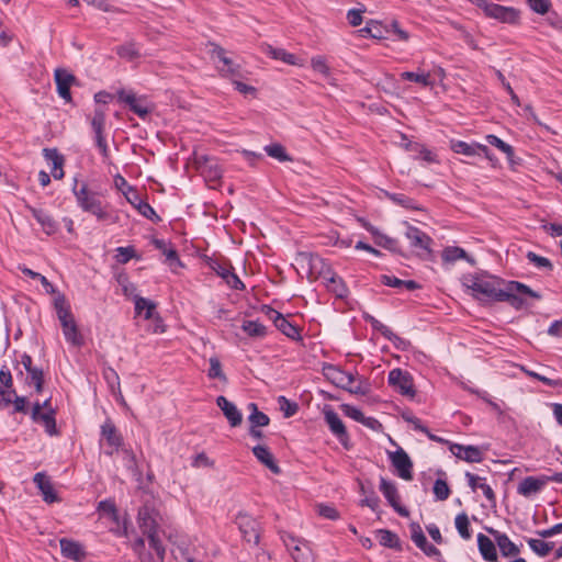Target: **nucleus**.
Instances as JSON below:
<instances>
[{
  "label": "nucleus",
  "mask_w": 562,
  "mask_h": 562,
  "mask_svg": "<svg viewBox=\"0 0 562 562\" xmlns=\"http://www.w3.org/2000/svg\"><path fill=\"white\" fill-rule=\"evenodd\" d=\"M140 45L136 42L130 41L113 48L115 54L124 61L133 63L140 58Z\"/></svg>",
  "instance_id": "7c9ffc66"
},
{
  "label": "nucleus",
  "mask_w": 562,
  "mask_h": 562,
  "mask_svg": "<svg viewBox=\"0 0 562 562\" xmlns=\"http://www.w3.org/2000/svg\"><path fill=\"white\" fill-rule=\"evenodd\" d=\"M432 493L436 501H446L450 495V487L447 481L440 477L436 479L432 486Z\"/></svg>",
  "instance_id": "13d9d810"
},
{
  "label": "nucleus",
  "mask_w": 562,
  "mask_h": 562,
  "mask_svg": "<svg viewBox=\"0 0 562 562\" xmlns=\"http://www.w3.org/2000/svg\"><path fill=\"white\" fill-rule=\"evenodd\" d=\"M311 67L314 71L321 74L325 79L330 82L331 74L330 68L326 63L324 56L316 55L311 58Z\"/></svg>",
  "instance_id": "3c124183"
},
{
  "label": "nucleus",
  "mask_w": 562,
  "mask_h": 562,
  "mask_svg": "<svg viewBox=\"0 0 562 562\" xmlns=\"http://www.w3.org/2000/svg\"><path fill=\"white\" fill-rule=\"evenodd\" d=\"M504 280L491 274H470L464 277L463 285L472 291L475 300L483 304L507 302L519 311L526 306L524 296L540 300L541 294L519 281H508L505 288L501 285Z\"/></svg>",
  "instance_id": "f257e3e1"
},
{
  "label": "nucleus",
  "mask_w": 562,
  "mask_h": 562,
  "mask_svg": "<svg viewBox=\"0 0 562 562\" xmlns=\"http://www.w3.org/2000/svg\"><path fill=\"white\" fill-rule=\"evenodd\" d=\"M454 525L461 538L465 540L471 538L470 521L468 515L464 512L457 515Z\"/></svg>",
  "instance_id": "5fc2aeb1"
},
{
  "label": "nucleus",
  "mask_w": 562,
  "mask_h": 562,
  "mask_svg": "<svg viewBox=\"0 0 562 562\" xmlns=\"http://www.w3.org/2000/svg\"><path fill=\"white\" fill-rule=\"evenodd\" d=\"M173 554L179 562H204L201 551L192 549L189 544H178Z\"/></svg>",
  "instance_id": "e433bc0d"
},
{
  "label": "nucleus",
  "mask_w": 562,
  "mask_h": 562,
  "mask_svg": "<svg viewBox=\"0 0 562 562\" xmlns=\"http://www.w3.org/2000/svg\"><path fill=\"white\" fill-rule=\"evenodd\" d=\"M325 376L336 386L346 390L352 394H364L360 385H353L355 375L334 364L324 367Z\"/></svg>",
  "instance_id": "6e6552de"
},
{
  "label": "nucleus",
  "mask_w": 562,
  "mask_h": 562,
  "mask_svg": "<svg viewBox=\"0 0 562 562\" xmlns=\"http://www.w3.org/2000/svg\"><path fill=\"white\" fill-rule=\"evenodd\" d=\"M27 210L32 213L34 218L38 222V224L42 226L43 231L47 235H53L58 229L57 222L53 218L52 215H49L47 212H45L42 209H36L31 205L26 206Z\"/></svg>",
  "instance_id": "c756f323"
},
{
  "label": "nucleus",
  "mask_w": 562,
  "mask_h": 562,
  "mask_svg": "<svg viewBox=\"0 0 562 562\" xmlns=\"http://www.w3.org/2000/svg\"><path fill=\"white\" fill-rule=\"evenodd\" d=\"M546 485L547 480H544V474L526 476L517 485V493L526 498H530L540 493Z\"/></svg>",
  "instance_id": "6ab92c4d"
},
{
  "label": "nucleus",
  "mask_w": 562,
  "mask_h": 562,
  "mask_svg": "<svg viewBox=\"0 0 562 562\" xmlns=\"http://www.w3.org/2000/svg\"><path fill=\"white\" fill-rule=\"evenodd\" d=\"M210 368L207 371V376L210 379H218L221 381H226V375L224 374L222 370L221 361L217 357H211L210 360Z\"/></svg>",
  "instance_id": "69168bd1"
},
{
  "label": "nucleus",
  "mask_w": 562,
  "mask_h": 562,
  "mask_svg": "<svg viewBox=\"0 0 562 562\" xmlns=\"http://www.w3.org/2000/svg\"><path fill=\"white\" fill-rule=\"evenodd\" d=\"M72 192L78 204L85 212H89L98 218H103L104 213L100 192L92 190L87 183H82L81 187L78 188L77 179L74 181Z\"/></svg>",
  "instance_id": "39448f33"
},
{
  "label": "nucleus",
  "mask_w": 562,
  "mask_h": 562,
  "mask_svg": "<svg viewBox=\"0 0 562 562\" xmlns=\"http://www.w3.org/2000/svg\"><path fill=\"white\" fill-rule=\"evenodd\" d=\"M527 543L529 548L541 558L547 557L553 548L552 542H547L540 539L530 538L527 540Z\"/></svg>",
  "instance_id": "603ef678"
},
{
  "label": "nucleus",
  "mask_w": 562,
  "mask_h": 562,
  "mask_svg": "<svg viewBox=\"0 0 562 562\" xmlns=\"http://www.w3.org/2000/svg\"><path fill=\"white\" fill-rule=\"evenodd\" d=\"M323 414L330 432L347 448L349 435L339 415L328 405L325 406Z\"/></svg>",
  "instance_id": "dca6fc26"
},
{
  "label": "nucleus",
  "mask_w": 562,
  "mask_h": 562,
  "mask_svg": "<svg viewBox=\"0 0 562 562\" xmlns=\"http://www.w3.org/2000/svg\"><path fill=\"white\" fill-rule=\"evenodd\" d=\"M328 272L330 273L328 278L324 276L327 291L333 293L337 299H346L349 294V289L345 281L336 273H333L329 270Z\"/></svg>",
  "instance_id": "c9c22d12"
},
{
  "label": "nucleus",
  "mask_w": 562,
  "mask_h": 562,
  "mask_svg": "<svg viewBox=\"0 0 562 562\" xmlns=\"http://www.w3.org/2000/svg\"><path fill=\"white\" fill-rule=\"evenodd\" d=\"M391 201L406 210L423 211V207L417 203L416 200L403 193H395V195L391 196Z\"/></svg>",
  "instance_id": "864d4df0"
},
{
  "label": "nucleus",
  "mask_w": 562,
  "mask_h": 562,
  "mask_svg": "<svg viewBox=\"0 0 562 562\" xmlns=\"http://www.w3.org/2000/svg\"><path fill=\"white\" fill-rule=\"evenodd\" d=\"M376 539L380 546L389 549L401 550L402 544L398 536L389 529H378Z\"/></svg>",
  "instance_id": "58836bf2"
},
{
  "label": "nucleus",
  "mask_w": 562,
  "mask_h": 562,
  "mask_svg": "<svg viewBox=\"0 0 562 562\" xmlns=\"http://www.w3.org/2000/svg\"><path fill=\"white\" fill-rule=\"evenodd\" d=\"M479 551L486 562H498L496 543L484 533L476 537Z\"/></svg>",
  "instance_id": "473e14b6"
},
{
  "label": "nucleus",
  "mask_w": 562,
  "mask_h": 562,
  "mask_svg": "<svg viewBox=\"0 0 562 562\" xmlns=\"http://www.w3.org/2000/svg\"><path fill=\"white\" fill-rule=\"evenodd\" d=\"M263 150L269 157L278 160L279 162L292 161V157L280 143H270L263 147Z\"/></svg>",
  "instance_id": "37998d69"
},
{
  "label": "nucleus",
  "mask_w": 562,
  "mask_h": 562,
  "mask_svg": "<svg viewBox=\"0 0 562 562\" xmlns=\"http://www.w3.org/2000/svg\"><path fill=\"white\" fill-rule=\"evenodd\" d=\"M133 300L136 314H144L145 319L153 317V313L156 310V304L154 302L138 294H134Z\"/></svg>",
  "instance_id": "a19ab883"
},
{
  "label": "nucleus",
  "mask_w": 562,
  "mask_h": 562,
  "mask_svg": "<svg viewBox=\"0 0 562 562\" xmlns=\"http://www.w3.org/2000/svg\"><path fill=\"white\" fill-rule=\"evenodd\" d=\"M63 334L65 336V339L74 345V346H81L83 344V337L80 334L76 321L71 323H67L66 325L61 326Z\"/></svg>",
  "instance_id": "c03bdc74"
},
{
  "label": "nucleus",
  "mask_w": 562,
  "mask_h": 562,
  "mask_svg": "<svg viewBox=\"0 0 562 562\" xmlns=\"http://www.w3.org/2000/svg\"><path fill=\"white\" fill-rule=\"evenodd\" d=\"M293 562H312V550L306 540H300L289 551Z\"/></svg>",
  "instance_id": "ea45409f"
},
{
  "label": "nucleus",
  "mask_w": 562,
  "mask_h": 562,
  "mask_svg": "<svg viewBox=\"0 0 562 562\" xmlns=\"http://www.w3.org/2000/svg\"><path fill=\"white\" fill-rule=\"evenodd\" d=\"M160 514L149 504L138 509L137 525L143 537L136 536L132 542L140 562H164L166 548L160 537Z\"/></svg>",
  "instance_id": "f03ea898"
},
{
  "label": "nucleus",
  "mask_w": 562,
  "mask_h": 562,
  "mask_svg": "<svg viewBox=\"0 0 562 562\" xmlns=\"http://www.w3.org/2000/svg\"><path fill=\"white\" fill-rule=\"evenodd\" d=\"M413 149L417 151V156L415 157V159L425 161L427 164L438 162L437 154L428 149L426 146L416 143L415 145H413Z\"/></svg>",
  "instance_id": "4d7b16f0"
},
{
  "label": "nucleus",
  "mask_w": 562,
  "mask_h": 562,
  "mask_svg": "<svg viewBox=\"0 0 562 562\" xmlns=\"http://www.w3.org/2000/svg\"><path fill=\"white\" fill-rule=\"evenodd\" d=\"M241 329L251 338H263L267 335V327L259 321H244Z\"/></svg>",
  "instance_id": "a18cd8bd"
},
{
  "label": "nucleus",
  "mask_w": 562,
  "mask_h": 562,
  "mask_svg": "<svg viewBox=\"0 0 562 562\" xmlns=\"http://www.w3.org/2000/svg\"><path fill=\"white\" fill-rule=\"evenodd\" d=\"M0 383L4 392H10V398H12V395H15V390L13 389L12 374L7 367L0 369Z\"/></svg>",
  "instance_id": "774afa93"
},
{
  "label": "nucleus",
  "mask_w": 562,
  "mask_h": 562,
  "mask_svg": "<svg viewBox=\"0 0 562 562\" xmlns=\"http://www.w3.org/2000/svg\"><path fill=\"white\" fill-rule=\"evenodd\" d=\"M108 456L114 458V461L121 462L133 475L138 473L136 457L132 447L125 442L122 434L108 419Z\"/></svg>",
  "instance_id": "20e7f679"
},
{
  "label": "nucleus",
  "mask_w": 562,
  "mask_h": 562,
  "mask_svg": "<svg viewBox=\"0 0 562 562\" xmlns=\"http://www.w3.org/2000/svg\"><path fill=\"white\" fill-rule=\"evenodd\" d=\"M464 476H465L468 485L472 490V492H475L476 490H481L483 495L485 496V498L488 502L495 503V501H496L495 493H494L493 488L491 487V485H488L486 483L485 477H481L471 472H465Z\"/></svg>",
  "instance_id": "bb28decb"
},
{
  "label": "nucleus",
  "mask_w": 562,
  "mask_h": 562,
  "mask_svg": "<svg viewBox=\"0 0 562 562\" xmlns=\"http://www.w3.org/2000/svg\"><path fill=\"white\" fill-rule=\"evenodd\" d=\"M43 156L48 162H52L53 177L55 179H61L64 177V156L58 153L57 148H44Z\"/></svg>",
  "instance_id": "f704fd0d"
},
{
  "label": "nucleus",
  "mask_w": 562,
  "mask_h": 562,
  "mask_svg": "<svg viewBox=\"0 0 562 562\" xmlns=\"http://www.w3.org/2000/svg\"><path fill=\"white\" fill-rule=\"evenodd\" d=\"M54 78L58 95L66 102H71L70 87L76 81V77L66 69L57 68Z\"/></svg>",
  "instance_id": "aec40b11"
},
{
  "label": "nucleus",
  "mask_w": 562,
  "mask_h": 562,
  "mask_svg": "<svg viewBox=\"0 0 562 562\" xmlns=\"http://www.w3.org/2000/svg\"><path fill=\"white\" fill-rule=\"evenodd\" d=\"M236 525L248 543L258 546L260 542L259 522L252 516L246 513H238L235 519Z\"/></svg>",
  "instance_id": "ddd939ff"
},
{
  "label": "nucleus",
  "mask_w": 562,
  "mask_h": 562,
  "mask_svg": "<svg viewBox=\"0 0 562 562\" xmlns=\"http://www.w3.org/2000/svg\"><path fill=\"white\" fill-rule=\"evenodd\" d=\"M468 258L467 251L458 246L446 247L442 251V259L448 262H454L459 259Z\"/></svg>",
  "instance_id": "bf43d9fd"
},
{
  "label": "nucleus",
  "mask_w": 562,
  "mask_h": 562,
  "mask_svg": "<svg viewBox=\"0 0 562 562\" xmlns=\"http://www.w3.org/2000/svg\"><path fill=\"white\" fill-rule=\"evenodd\" d=\"M248 407L251 409V413L248 416L250 426L266 427L269 425V416L263 412H260L255 403H250Z\"/></svg>",
  "instance_id": "de8ad7c7"
},
{
  "label": "nucleus",
  "mask_w": 562,
  "mask_h": 562,
  "mask_svg": "<svg viewBox=\"0 0 562 562\" xmlns=\"http://www.w3.org/2000/svg\"><path fill=\"white\" fill-rule=\"evenodd\" d=\"M134 209L145 218L149 220L154 224H158L161 222V217L157 214L154 207L147 203L146 201H137Z\"/></svg>",
  "instance_id": "09e8293b"
},
{
  "label": "nucleus",
  "mask_w": 562,
  "mask_h": 562,
  "mask_svg": "<svg viewBox=\"0 0 562 562\" xmlns=\"http://www.w3.org/2000/svg\"><path fill=\"white\" fill-rule=\"evenodd\" d=\"M391 445L396 447L395 451H387V458L391 464L395 468L397 475L403 480H412L413 477V462L406 451L400 447L396 441L390 438Z\"/></svg>",
  "instance_id": "9d476101"
},
{
  "label": "nucleus",
  "mask_w": 562,
  "mask_h": 562,
  "mask_svg": "<svg viewBox=\"0 0 562 562\" xmlns=\"http://www.w3.org/2000/svg\"><path fill=\"white\" fill-rule=\"evenodd\" d=\"M526 258L530 263H532L538 269L549 271L553 269V265L547 257H542L533 251H528Z\"/></svg>",
  "instance_id": "680f3d73"
},
{
  "label": "nucleus",
  "mask_w": 562,
  "mask_h": 562,
  "mask_svg": "<svg viewBox=\"0 0 562 562\" xmlns=\"http://www.w3.org/2000/svg\"><path fill=\"white\" fill-rule=\"evenodd\" d=\"M108 530L117 537H128V520L125 513H120L115 503L108 498Z\"/></svg>",
  "instance_id": "4468645a"
},
{
  "label": "nucleus",
  "mask_w": 562,
  "mask_h": 562,
  "mask_svg": "<svg viewBox=\"0 0 562 562\" xmlns=\"http://www.w3.org/2000/svg\"><path fill=\"white\" fill-rule=\"evenodd\" d=\"M484 14L502 23L517 24L519 20V11L514 7H506L498 3L487 1L482 10Z\"/></svg>",
  "instance_id": "f8f14e48"
},
{
  "label": "nucleus",
  "mask_w": 562,
  "mask_h": 562,
  "mask_svg": "<svg viewBox=\"0 0 562 562\" xmlns=\"http://www.w3.org/2000/svg\"><path fill=\"white\" fill-rule=\"evenodd\" d=\"M151 245L159 251L162 252L166 257V262L173 269L178 267H183L182 261L177 252V250L172 247L170 241L160 238H154L151 240Z\"/></svg>",
  "instance_id": "393cba45"
},
{
  "label": "nucleus",
  "mask_w": 562,
  "mask_h": 562,
  "mask_svg": "<svg viewBox=\"0 0 562 562\" xmlns=\"http://www.w3.org/2000/svg\"><path fill=\"white\" fill-rule=\"evenodd\" d=\"M364 227L372 235L374 244L378 247L384 248L393 254H401V246L397 239L383 234L378 227L371 224Z\"/></svg>",
  "instance_id": "4be33fe9"
},
{
  "label": "nucleus",
  "mask_w": 562,
  "mask_h": 562,
  "mask_svg": "<svg viewBox=\"0 0 562 562\" xmlns=\"http://www.w3.org/2000/svg\"><path fill=\"white\" fill-rule=\"evenodd\" d=\"M481 147V143L472 142L467 143L464 140L452 139L450 142V148L453 153L464 155L468 157L479 156V148Z\"/></svg>",
  "instance_id": "4c0bfd02"
},
{
  "label": "nucleus",
  "mask_w": 562,
  "mask_h": 562,
  "mask_svg": "<svg viewBox=\"0 0 562 562\" xmlns=\"http://www.w3.org/2000/svg\"><path fill=\"white\" fill-rule=\"evenodd\" d=\"M53 305L61 326L75 321V317L70 311V304L65 294L57 293V295L54 297Z\"/></svg>",
  "instance_id": "c85d7f7f"
},
{
  "label": "nucleus",
  "mask_w": 562,
  "mask_h": 562,
  "mask_svg": "<svg viewBox=\"0 0 562 562\" xmlns=\"http://www.w3.org/2000/svg\"><path fill=\"white\" fill-rule=\"evenodd\" d=\"M262 312L273 322V325L277 327V329L280 330L284 336L294 341L302 340L300 327L291 323L283 314L269 305H263Z\"/></svg>",
  "instance_id": "1a4fd4ad"
},
{
  "label": "nucleus",
  "mask_w": 562,
  "mask_h": 562,
  "mask_svg": "<svg viewBox=\"0 0 562 562\" xmlns=\"http://www.w3.org/2000/svg\"><path fill=\"white\" fill-rule=\"evenodd\" d=\"M379 490L383 494L389 505L394 509V512H396L402 517L409 516L408 509L400 503L397 486L394 482L381 476Z\"/></svg>",
  "instance_id": "2eb2a0df"
},
{
  "label": "nucleus",
  "mask_w": 562,
  "mask_h": 562,
  "mask_svg": "<svg viewBox=\"0 0 562 562\" xmlns=\"http://www.w3.org/2000/svg\"><path fill=\"white\" fill-rule=\"evenodd\" d=\"M401 78L403 80L419 83L424 87H428L431 85L429 72L403 71L401 74Z\"/></svg>",
  "instance_id": "6e6d98bb"
},
{
  "label": "nucleus",
  "mask_w": 562,
  "mask_h": 562,
  "mask_svg": "<svg viewBox=\"0 0 562 562\" xmlns=\"http://www.w3.org/2000/svg\"><path fill=\"white\" fill-rule=\"evenodd\" d=\"M411 539L415 543V546L419 549L427 542V538L424 535V531L418 522L409 524Z\"/></svg>",
  "instance_id": "e2e57ef3"
},
{
  "label": "nucleus",
  "mask_w": 562,
  "mask_h": 562,
  "mask_svg": "<svg viewBox=\"0 0 562 562\" xmlns=\"http://www.w3.org/2000/svg\"><path fill=\"white\" fill-rule=\"evenodd\" d=\"M216 405L222 409L232 427H237L241 424L243 414L233 402L228 401L225 396L220 395L216 398Z\"/></svg>",
  "instance_id": "5701e85b"
},
{
  "label": "nucleus",
  "mask_w": 562,
  "mask_h": 562,
  "mask_svg": "<svg viewBox=\"0 0 562 562\" xmlns=\"http://www.w3.org/2000/svg\"><path fill=\"white\" fill-rule=\"evenodd\" d=\"M254 456L256 459L262 463L265 467H267L272 473L279 474L280 473V467L274 460L273 454L269 450L268 447L257 445L251 449Z\"/></svg>",
  "instance_id": "2f4dec72"
},
{
  "label": "nucleus",
  "mask_w": 562,
  "mask_h": 562,
  "mask_svg": "<svg viewBox=\"0 0 562 562\" xmlns=\"http://www.w3.org/2000/svg\"><path fill=\"white\" fill-rule=\"evenodd\" d=\"M26 382L29 384H33L35 387V391L37 393L43 391V384H44V373L41 368L34 367L30 371H27V379Z\"/></svg>",
  "instance_id": "052dcab7"
},
{
  "label": "nucleus",
  "mask_w": 562,
  "mask_h": 562,
  "mask_svg": "<svg viewBox=\"0 0 562 562\" xmlns=\"http://www.w3.org/2000/svg\"><path fill=\"white\" fill-rule=\"evenodd\" d=\"M116 281L122 288V292L125 296L134 297V294H137V288L134 283L130 282L126 273H119L116 276Z\"/></svg>",
  "instance_id": "0e129e2a"
},
{
  "label": "nucleus",
  "mask_w": 562,
  "mask_h": 562,
  "mask_svg": "<svg viewBox=\"0 0 562 562\" xmlns=\"http://www.w3.org/2000/svg\"><path fill=\"white\" fill-rule=\"evenodd\" d=\"M270 56L273 59L281 60L286 65L303 67L304 63L295 54L288 53L283 48H270Z\"/></svg>",
  "instance_id": "79ce46f5"
},
{
  "label": "nucleus",
  "mask_w": 562,
  "mask_h": 562,
  "mask_svg": "<svg viewBox=\"0 0 562 562\" xmlns=\"http://www.w3.org/2000/svg\"><path fill=\"white\" fill-rule=\"evenodd\" d=\"M360 494L363 498L360 501L359 505L362 507H369L373 513L380 514V498L375 493L372 485H366L364 483H360Z\"/></svg>",
  "instance_id": "72a5a7b5"
},
{
  "label": "nucleus",
  "mask_w": 562,
  "mask_h": 562,
  "mask_svg": "<svg viewBox=\"0 0 562 562\" xmlns=\"http://www.w3.org/2000/svg\"><path fill=\"white\" fill-rule=\"evenodd\" d=\"M33 482L36 484L37 488L41 491L43 499L46 503L52 504V503L59 501L58 495H57L56 491L54 490V486H53L49 477L45 473L37 472L33 477Z\"/></svg>",
  "instance_id": "a878e982"
},
{
  "label": "nucleus",
  "mask_w": 562,
  "mask_h": 562,
  "mask_svg": "<svg viewBox=\"0 0 562 562\" xmlns=\"http://www.w3.org/2000/svg\"><path fill=\"white\" fill-rule=\"evenodd\" d=\"M31 418L34 423H42L45 428V431L49 436H54V435L58 434L57 428H56V419H55V411L54 409H49L47 412H41L40 403L36 402L33 405Z\"/></svg>",
  "instance_id": "412c9836"
},
{
  "label": "nucleus",
  "mask_w": 562,
  "mask_h": 562,
  "mask_svg": "<svg viewBox=\"0 0 562 562\" xmlns=\"http://www.w3.org/2000/svg\"><path fill=\"white\" fill-rule=\"evenodd\" d=\"M113 258L116 261V263H120V265H125L131 259H134V258L137 260L140 259V257L137 255L134 246L116 247L114 250Z\"/></svg>",
  "instance_id": "49530a36"
},
{
  "label": "nucleus",
  "mask_w": 562,
  "mask_h": 562,
  "mask_svg": "<svg viewBox=\"0 0 562 562\" xmlns=\"http://www.w3.org/2000/svg\"><path fill=\"white\" fill-rule=\"evenodd\" d=\"M385 339H387L390 342H392V345L397 349V350H401V351H406L409 349L411 347V342L409 340L398 336L397 334H395L392 329L389 330V333L386 334V336L384 337Z\"/></svg>",
  "instance_id": "338daca9"
},
{
  "label": "nucleus",
  "mask_w": 562,
  "mask_h": 562,
  "mask_svg": "<svg viewBox=\"0 0 562 562\" xmlns=\"http://www.w3.org/2000/svg\"><path fill=\"white\" fill-rule=\"evenodd\" d=\"M94 101L98 106L94 110V114L91 119V128L93 132V138L100 153L105 156V140L103 137V127L105 124V114L102 104H105V91H99L94 94Z\"/></svg>",
  "instance_id": "0eeeda50"
},
{
  "label": "nucleus",
  "mask_w": 562,
  "mask_h": 562,
  "mask_svg": "<svg viewBox=\"0 0 562 562\" xmlns=\"http://www.w3.org/2000/svg\"><path fill=\"white\" fill-rule=\"evenodd\" d=\"M211 57L217 59L222 66H217L218 74L222 78L233 79L245 78L244 70L240 64L235 63L232 58L226 55V50L216 43H210Z\"/></svg>",
  "instance_id": "423d86ee"
},
{
  "label": "nucleus",
  "mask_w": 562,
  "mask_h": 562,
  "mask_svg": "<svg viewBox=\"0 0 562 562\" xmlns=\"http://www.w3.org/2000/svg\"><path fill=\"white\" fill-rule=\"evenodd\" d=\"M108 92V102L115 101L122 109L132 112L140 120L146 121L153 111V104L144 94H137L132 88L112 86Z\"/></svg>",
  "instance_id": "7ed1b4c3"
},
{
  "label": "nucleus",
  "mask_w": 562,
  "mask_h": 562,
  "mask_svg": "<svg viewBox=\"0 0 562 562\" xmlns=\"http://www.w3.org/2000/svg\"><path fill=\"white\" fill-rule=\"evenodd\" d=\"M488 532L493 535L495 543L503 557H517L520 553L519 547L515 544L506 533L494 530L493 528H490Z\"/></svg>",
  "instance_id": "b1692460"
},
{
  "label": "nucleus",
  "mask_w": 562,
  "mask_h": 562,
  "mask_svg": "<svg viewBox=\"0 0 562 562\" xmlns=\"http://www.w3.org/2000/svg\"><path fill=\"white\" fill-rule=\"evenodd\" d=\"M405 237L409 240L412 248L431 254L432 238L417 226L407 224Z\"/></svg>",
  "instance_id": "f3484780"
},
{
  "label": "nucleus",
  "mask_w": 562,
  "mask_h": 562,
  "mask_svg": "<svg viewBox=\"0 0 562 562\" xmlns=\"http://www.w3.org/2000/svg\"><path fill=\"white\" fill-rule=\"evenodd\" d=\"M387 383L398 394L413 398L416 395L413 376L409 372L395 368L389 372Z\"/></svg>",
  "instance_id": "9b49d317"
},
{
  "label": "nucleus",
  "mask_w": 562,
  "mask_h": 562,
  "mask_svg": "<svg viewBox=\"0 0 562 562\" xmlns=\"http://www.w3.org/2000/svg\"><path fill=\"white\" fill-rule=\"evenodd\" d=\"M61 554L76 562H80L85 559L86 552L83 547L75 540L63 538L59 540Z\"/></svg>",
  "instance_id": "cd10ccee"
},
{
  "label": "nucleus",
  "mask_w": 562,
  "mask_h": 562,
  "mask_svg": "<svg viewBox=\"0 0 562 562\" xmlns=\"http://www.w3.org/2000/svg\"><path fill=\"white\" fill-rule=\"evenodd\" d=\"M449 451L457 458L469 462L480 463L483 461V451L477 446H463L460 443H450Z\"/></svg>",
  "instance_id": "a211bd4d"
},
{
  "label": "nucleus",
  "mask_w": 562,
  "mask_h": 562,
  "mask_svg": "<svg viewBox=\"0 0 562 562\" xmlns=\"http://www.w3.org/2000/svg\"><path fill=\"white\" fill-rule=\"evenodd\" d=\"M277 403L279 405V409L283 413L285 418L294 416L299 411V404L289 400L284 395H279L277 397Z\"/></svg>",
  "instance_id": "8fccbe9b"
}]
</instances>
